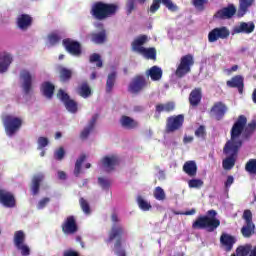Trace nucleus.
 Listing matches in <instances>:
<instances>
[{
    "label": "nucleus",
    "mask_w": 256,
    "mask_h": 256,
    "mask_svg": "<svg viewBox=\"0 0 256 256\" xmlns=\"http://www.w3.org/2000/svg\"><path fill=\"white\" fill-rule=\"evenodd\" d=\"M209 3V0H192V4L196 9H199V11L205 10V5Z\"/></svg>",
    "instance_id": "48"
},
{
    "label": "nucleus",
    "mask_w": 256,
    "mask_h": 256,
    "mask_svg": "<svg viewBox=\"0 0 256 256\" xmlns=\"http://www.w3.org/2000/svg\"><path fill=\"white\" fill-rule=\"evenodd\" d=\"M62 233L64 235H75L79 231V226L77 225V219L75 216H68L61 225Z\"/></svg>",
    "instance_id": "13"
},
{
    "label": "nucleus",
    "mask_w": 256,
    "mask_h": 256,
    "mask_svg": "<svg viewBox=\"0 0 256 256\" xmlns=\"http://www.w3.org/2000/svg\"><path fill=\"white\" fill-rule=\"evenodd\" d=\"M41 92L46 99H53V95L55 94V85L49 81L44 82L41 85Z\"/></svg>",
    "instance_id": "29"
},
{
    "label": "nucleus",
    "mask_w": 256,
    "mask_h": 256,
    "mask_svg": "<svg viewBox=\"0 0 256 256\" xmlns=\"http://www.w3.org/2000/svg\"><path fill=\"white\" fill-rule=\"evenodd\" d=\"M62 45L70 55L74 57H81L83 50L81 48V43L79 41H75L71 38H66L62 41Z\"/></svg>",
    "instance_id": "11"
},
{
    "label": "nucleus",
    "mask_w": 256,
    "mask_h": 256,
    "mask_svg": "<svg viewBox=\"0 0 256 256\" xmlns=\"http://www.w3.org/2000/svg\"><path fill=\"white\" fill-rule=\"evenodd\" d=\"M140 54L144 55L146 59H152V60L157 59V50H155V48H141Z\"/></svg>",
    "instance_id": "39"
},
{
    "label": "nucleus",
    "mask_w": 256,
    "mask_h": 256,
    "mask_svg": "<svg viewBox=\"0 0 256 256\" xmlns=\"http://www.w3.org/2000/svg\"><path fill=\"white\" fill-rule=\"evenodd\" d=\"M137 203H138V207L142 210V211H149L151 209V203L147 202L145 199H143V197L139 196L137 198Z\"/></svg>",
    "instance_id": "42"
},
{
    "label": "nucleus",
    "mask_w": 256,
    "mask_h": 256,
    "mask_svg": "<svg viewBox=\"0 0 256 256\" xmlns=\"http://www.w3.org/2000/svg\"><path fill=\"white\" fill-rule=\"evenodd\" d=\"M203 184V180L201 179H191L188 181V186L190 189H201Z\"/></svg>",
    "instance_id": "47"
},
{
    "label": "nucleus",
    "mask_w": 256,
    "mask_h": 256,
    "mask_svg": "<svg viewBox=\"0 0 256 256\" xmlns=\"http://www.w3.org/2000/svg\"><path fill=\"white\" fill-rule=\"evenodd\" d=\"M242 122L243 128L241 131V136L243 135L244 139H249L253 133H255L256 130V121L253 120L252 122L247 124V116L245 115H240L238 116L237 120L234 122L232 127H235L237 123Z\"/></svg>",
    "instance_id": "10"
},
{
    "label": "nucleus",
    "mask_w": 256,
    "mask_h": 256,
    "mask_svg": "<svg viewBox=\"0 0 256 256\" xmlns=\"http://www.w3.org/2000/svg\"><path fill=\"white\" fill-rule=\"evenodd\" d=\"M25 239H27V236L23 230L16 231L13 238L14 246L21 247V245L25 244Z\"/></svg>",
    "instance_id": "35"
},
{
    "label": "nucleus",
    "mask_w": 256,
    "mask_h": 256,
    "mask_svg": "<svg viewBox=\"0 0 256 256\" xmlns=\"http://www.w3.org/2000/svg\"><path fill=\"white\" fill-rule=\"evenodd\" d=\"M125 234V228H123L122 225H112L109 233H108V239L106 240V243H111L113 241L114 243V254L116 256H127V251L123 247V235Z\"/></svg>",
    "instance_id": "5"
},
{
    "label": "nucleus",
    "mask_w": 256,
    "mask_h": 256,
    "mask_svg": "<svg viewBox=\"0 0 256 256\" xmlns=\"http://www.w3.org/2000/svg\"><path fill=\"white\" fill-rule=\"evenodd\" d=\"M90 39L92 43H95L96 45H103L107 41V31L102 30L98 33H91Z\"/></svg>",
    "instance_id": "31"
},
{
    "label": "nucleus",
    "mask_w": 256,
    "mask_h": 256,
    "mask_svg": "<svg viewBox=\"0 0 256 256\" xmlns=\"http://www.w3.org/2000/svg\"><path fill=\"white\" fill-rule=\"evenodd\" d=\"M237 243V239L231 234L222 233L220 236V245L225 248V251H232L233 245Z\"/></svg>",
    "instance_id": "22"
},
{
    "label": "nucleus",
    "mask_w": 256,
    "mask_h": 256,
    "mask_svg": "<svg viewBox=\"0 0 256 256\" xmlns=\"http://www.w3.org/2000/svg\"><path fill=\"white\" fill-rule=\"evenodd\" d=\"M255 31V23L253 22H240L239 25H236L232 29L233 35H239L244 33L245 35H250Z\"/></svg>",
    "instance_id": "17"
},
{
    "label": "nucleus",
    "mask_w": 256,
    "mask_h": 256,
    "mask_svg": "<svg viewBox=\"0 0 256 256\" xmlns=\"http://www.w3.org/2000/svg\"><path fill=\"white\" fill-rule=\"evenodd\" d=\"M146 77H150L151 81H161L163 70L159 66H152L146 71Z\"/></svg>",
    "instance_id": "25"
},
{
    "label": "nucleus",
    "mask_w": 256,
    "mask_h": 256,
    "mask_svg": "<svg viewBox=\"0 0 256 256\" xmlns=\"http://www.w3.org/2000/svg\"><path fill=\"white\" fill-rule=\"evenodd\" d=\"M195 65V59L192 54H187L181 57L180 64L178 65L175 75L178 79H183L185 75L191 73V67Z\"/></svg>",
    "instance_id": "7"
},
{
    "label": "nucleus",
    "mask_w": 256,
    "mask_h": 256,
    "mask_svg": "<svg viewBox=\"0 0 256 256\" xmlns=\"http://www.w3.org/2000/svg\"><path fill=\"white\" fill-rule=\"evenodd\" d=\"M117 81V72H112L108 74L106 80V93H111L113 91V87H115V82Z\"/></svg>",
    "instance_id": "36"
},
{
    "label": "nucleus",
    "mask_w": 256,
    "mask_h": 256,
    "mask_svg": "<svg viewBox=\"0 0 256 256\" xmlns=\"http://www.w3.org/2000/svg\"><path fill=\"white\" fill-rule=\"evenodd\" d=\"M210 113L215 117L216 121H221L225 117V113H227V105L223 102H215L210 109Z\"/></svg>",
    "instance_id": "18"
},
{
    "label": "nucleus",
    "mask_w": 256,
    "mask_h": 256,
    "mask_svg": "<svg viewBox=\"0 0 256 256\" xmlns=\"http://www.w3.org/2000/svg\"><path fill=\"white\" fill-rule=\"evenodd\" d=\"M97 119H99V114H95L94 116H92L90 122L88 123V126L84 128L80 134L81 139H87V137L91 135V131L95 129V124L97 123Z\"/></svg>",
    "instance_id": "28"
},
{
    "label": "nucleus",
    "mask_w": 256,
    "mask_h": 256,
    "mask_svg": "<svg viewBox=\"0 0 256 256\" xmlns=\"http://www.w3.org/2000/svg\"><path fill=\"white\" fill-rule=\"evenodd\" d=\"M195 137H198V139H203V141H205V139L207 137V130L205 129V126L200 125L195 130Z\"/></svg>",
    "instance_id": "45"
},
{
    "label": "nucleus",
    "mask_w": 256,
    "mask_h": 256,
    "mask_svg": "<svg viewBox=\"0 0 256 256\" xmlns=\"http://www.w3.org/2000/svg\"><path fill=\"white\" fill-rule=\"evenodd\" d=\"M63 256H81V254L78 251L69 249V250L64 251Z\"/></svg>",
    "instance_id": "60"
},
{
    "label": "nucleus",
    "mask_w": 256,
    "mask_h": 256,
    "mask_svg": "<svg viewBox=\"0 0 256 256\" xmlns=\"http://www.w3.org/2000/svg\"><path fill=\"white\" fill-rule=\"evenodd\" d=\"M87 159V156L85 154H82L75 163V168H74V175L76 177H79L81 175V167L83 163H85V160Z\"/></svg>",
    "instance_id": "40"
},
{
    "label": "nucleus",
    "mask_w": 256,
    "mask_h": 256,
    "mask_svg": "<svg viewBox=\"0 0 256 256\" xmlns=\"http://www.w3.org/2000/svg\"><path fill=\"white\" fill-rule=\"evenodd\" d=\"M48 41L50 45H57V43L61 41V36L56 32H52L51 34L48 35Z\"/></svg>",
    "instance_id": "49"
},
{
    "label": "nucleus",
    "mask_w": 256,
    "mask_h": 256,
    "mask_svg": "<svg viewBox=\"0 0 256 256\" xmlns=\"http://www.w3.org/2000/svg\"><path fill=\"white\" fill-rule=\"evenodd\" d=\"M147 43V36L142 35L132 42V50L136 53H141V49H145L143 45Z\"/></svg>",
    "instance_id": "34"
},
{
    "label": "nucleus",
    "mask_w": 256,
    "mask_h": 256,
    "mask_svg": "<svg viewBox=\"0 0 256 256\" xmlns=\"http://www.w3.org/2000/svg\"><path fill=\"white\" fill-rule=\"evenodd\" d=\"M54 158L57 159V161H63L65 158V148L60 147L58 150L54 152Z\"/></svg>",
    "instance_id": "56"
},
{
    "label": "nucleus",
    "mask_w": 256,
    "mask_h": 256,
    "mask_svg": "<svg viewBox=\"0 0 256 256\" xmlns=\"http://www.w3.org/2000/svg\"><path fill=\"white\" fill-rule=\"evenodd\" d=\"M38 149H45L49 145V138L40 136L37 140Z\"/></svg>",
    "instance_id": "54"
},
{
    "label": "nucleus",
    "mask_w": 256,
    "mask_h": 256,
    "mask_svg": "<svg viewBox=\"0 0 256 256\" xmlns=\"http://www.w3.org/2000/svg\"><path fill=\"white\" fill-rule=\"evenodd\" d=\"M16 23L22 31H27L33 25V17L29 14H21L17 17Z\"/></svg>",
    "instance_id": "20"
},
{
    "label": "nucleus",
    "mask_w": 256,
    "mask_h": 256,
    "mask_svg": "<svg viewBox=\"0 0 256 256\" xmlns=\"http://www.w3.org/2000/svg\"><path fill=\"white\" fill-rule=\"evenodd\" d=\"M184 123H185V115L183 114L169 116L166 119L165 132L175 133L176 131H181V129H183Z\"/></svg>",
    "instance_id": "8"
},
{
    "label": "nucleus",
    "mask_w": 256,
    "mask_h": 256,
    "mask_svg": "<svg viewBox=\"0 0 256 256\" xmlns=\"http://www.w3.org/2000/svg\"><path fill=\"white\" fill-rule=\"evenodd\" d=\"M221 225V220L217 218V211L208 210L207 215L199 216L193 223L192 229H206L208 233H213Z\"/></svg>",
    "instance_id": "4"
},
{
    "label": "nucleus",
    "mask_w": 256,
    "mask_h": 256,
    "mask_svg": "<svg viewBox=\"0 0 256 256\" xmlns=\"http://www.w3.org/2000/svg\"><path fill=\"white\" fill-rule=\"evenodd\" d=\"M76 93L80 97H83V99H87L91 97L93 91L91 90V86H89V83L87 81H84L76 88Z\"/></svg>",
    "instance_id": "26"
},
{
    "label": "nucleus",
    "mask_w": 256,
    "mask_h": 256,
    "mask_svg": "<svg viewBox=\"0 0 256 256\" xmlns=\"http://www.w3.org/2000/svg\"><path fill=\"white\" fill-rule=\"evenodd\" d=\"M201 99H203L201 88H194L189 94V103L191 107H199Z\"/></svg>",
    "instance_id": "23"
},
{
    "label": "nucleus",
    "mask_w": 256,
    "mask_h": 256,
    "mask_svg": "<svg viewBox=\"0 0 256 256\" xmlns=\"http://www.w3.org/2000/svg\"><path fill=\"white\" fill-rule=\"evenodd\" d=\"M79 203L83 213H85V215H90L91 206L89 205V202L85 198H80Z\"/></svg>",
    "instance_id": "43"
},
{
    "label": "nucleus",
    "mask_w": 256,
    "mask_h": 256,
    "mask_svg": "<svg viewBox=\"0 0 256 256\" xmlns=\"http://www.w3.org/2000/svg\"><path fill=\"white\" fill-rule=\"evenodd\" d=\"M13 63V56L8 52H3L1 56V73H6Z\"/></svg>",
    "instance_id": "32"
},
{
    "label": "nucleus",
    "mask_w": 256,
    "mask_h": 256,
    "mask_svg": "<svg viewBox=\"0 0 256 256\" xmlns=\"http://www.w3.org/2000/svg\"><path fill=\"white\" fill-rule=\"evenodd\" d=\"M183 171L189 177H195L197 175V163L195 161H187L183 165Z\"/></svg>",
    "instance_id": "33"
},
{
    "label": "nucleus",
    "mask_w": 256,
    "mask_h": 256,
    "mask_svg": "<svg viewBox=\"0 0 256 256\" xmlns=\"http://www.w3.org/2000/svg\"><path fill=\"white\" fill-rule=\"evenodd\" d=\"M100 162L105 171L111 173L121 163V159L117 154H112L102 157Z\"/></svg>",
    "instance_id": "15"
},
{
    "label": "nucleus",
    "mask_w": 256,
    "mask_h": 256,
    "mask_svg": "<svg viewBox=\"0 0 256 256\" xmlns=\"http://www.w3.org/2000/svg\"><path fill=\"white\" fill-rule=\"evenodd\" d=\"M43 179H45V175L43 173L33 176L31 184L32 195H39V189L41 188Z\"/></svg>",
    "instance_id": "27"
},
{
    "label": "nucleus",
    "mask_w": 256,
    "mask_h": 256,
    "mask_svg": "<svg viewBox=\"0 0 256 256\" xmlns=\"http://www.w3.org/2000/svg\"><path fill=\"white\" fill-rule=\"evenodd\" d=\"M57 97L65 105V108L67 109V111H69V113H77L79 109L77 103L75 102V100L71 99L69 94L63 91V89H60L58 91Z\"/></svg>",
    "instance_id": "14"
},
{
    "label": "nucleus",
    "mask_w": 256,
    "mask_h": 256,
    "mask_svg": "<svg viewBox=\"0 0 256 256\" xmlns=\"http://www.w3.org/2000/svg\"><path fill=\"white\" fill-rule=\"evenodd\" d=\"M245 171L250 175H256V159H250L245 165Z\"/></svg>",
    "instance_id": "41"
},
{
    "label": "nucleus",
    "mask_w": 256,
    "mask_h": 256,
    "mask_svg": "<svg viewBox=\"0 0 256 256\" xmlns=\"http://www.w3.org/2000/svg\"><path fill=\"white\" fill-rule=\"evenodd\" d=\"M162 4L165 5L169 11H172V13H175V11L179 9L171 0H162Z\"/></svg>",
    "instance_id": "51"
},
{
    "label": "nucleus",
    "mask_w": 256,
    "mask_h": 256,
    "mask_svg": "<svg viewBox=\"0 0 256 256\" xmlns=\"http://www.w3.org/2000/svg\"><path fill=\"white\" fill-rule=\"evenodd\" d=\"M242 236L249 239L252 235H255V224H246L241 228Z\"/></svg>",
    "instance_id": "38"
},
{
    "label": "nucleus",
    "mask_w": 256,
    "mask_h": 256,
    "mask_svg": "<svg viewBox=\"0 0 256 256\" xmlns=\"http://www.w3.org/2000/svg\"><path fill=\"white\" fill-rule=\"evenodd\" d=\"M16 249H18V251H21L22 256L31 255V249L29 248V246H27V244H20V246H16Z\"/></svg>",
    "instance_id": "52"
},
{
    "label": "nucleus",
    "mask_w": 256,
    "mask_h": 256,
    "mask_svg": "<svg viewBox=\"0 0 256 256\" xmlns=\"http://www.w3.org/2000/svg\"><path fill=\"white\" fill-rule=\"evenodd\" d=\"M58 178H59L61 181H65V179H67V174H66L64 171H59V172H58Z\"/></svg>",
    "instance_id": "64"
},
{
    "label": "nucleus",
    "mask_w": 256,
    "mask_h": 256,
    "mask_svg": "<svg viewBox=\"0 0 256 256\" xmlns=\"http://www.w3.org/2000/svg\"><path fill=\"white\" fill-rule=\"evenodd\" d=\"M193 136H187L185 135L184 138H183V143L184 145H187L189 143H193Z\"/></svg>",
    "instance_id": "63"
},
{
    "label": "nucleus",
    "mask_w": 256,
    "mask_h": 256,
    "mask_svg": "<svg viewBox=\"0 0 256 256\" xmlns=\"http://www.w3.org/2000/svg\"><path fill=\"white\" fill-rule=\"evenodd\" d=\"M229 35H231V32L228 30L227 27L221 26L212 29L208 33V41L209 43H215L219 41V39H228Z\"/></svg>",
    "instance_id": "12"
},
{
    "label": "nucleus",
    "mask_w": 256,
    "mask_h": 256,
    "mask_svg": "<svg viewBox=\"0 0 256 256\" xmlns=\"http://www.w3.org/2000/svg\"><path fill=\"white\" fill-rule=\"evenodd\" d=\"M120 125L123 127V129H137L139 127V122L127 115H122L120 118Z\"/></svg>",
    "instance_id": "24"
},
{
    "label": "nucleus",
    "mask_w": 256,
    "mask_h": 256,
    "mask_svg": "<svg viewBox=\"0 0 256 256\" xmlns=\"http://www.w3.org/2000/svg\"><path fill=\"white\" fill-rule=\"evenodd\" d=\"M111 221L114 223L113 225H121V224H117L119 223V216L117 215V213H113L111 215Z\"/></svg>",
    "instance_id": "62"
},
{
    "label": "nucleus",
    "mask_w": 256,
    "mask_h": 256,
    "mask_svg": "<svg viewBox=\"0 0 256 256\" xmlns=\"http://www.w3.org/2000/svg\"><path fill=\"white\" fill-rule=\"evenodd\" d=\"M243 219L246 222V224H254L253 223V213L251 210H245L243 213Z\"/></svg>",
    "instance_id": "55"
},
{
    "label": "nucleus",
    "mask_w": 256,
    "mask_h": 256,
    "mask_svg": "<svg viewBox=\"0 0 256 256\" xmlns=\"http://www.w3.org/2000/svg\"><path fill=\"white\" fill-rule=\"evenodd\" d=\"M235 183V178H233L232 175L227 177V180L225 181L224 185L226 189H229V187H231V185Z\"/></svg>",
    "instance_id": "61"
},
{
    "label": "nucleus",
    "mask_w": 256,
    "mask_h": 256,
    "mask_svg": "<svg viewBox=\"0 0 256 256\" xmlns=\"http://www.w3.org/2000/svg\"><path fill=\"white\" fill-rule=\"evenodd\" d=\"M135 11V0H127L126 2V13L131 15Z\"/></svg>",
    "instance_id": "58"
},
{
    "label": "nucleus",
    "mask_w": 256,
    "mask_h": 256,
    "mask_svg": "<svg viewBox=\"0 0 256 256\" xmlns=\"http://www.w3.org/2000/svg\"><path fill=\"white\" fill-rule=\"evenodd\" d=\"M255 0H239L238 10L234 4H229L227 7H224L218 10L214 17L215 19H231L235 13L237 17H245L249 13V8L253 7Z\"/></svg>",
    "instance_id": "2"
},
{
    "label": "nucleus",
    "mask_w": 256,
    "mask_h": 256,
    "mask_svg": "<svg viewBox=\"0 0 256 256\" xmlns=\"http://www.w3.org/2000/svg\"><path fill=\"white\" fill-rule=\"evenodd\" d=\"M89 61L90 63H96V66L99 68L103 67V61L101 60V55L97 53H93L92 55H90Z\"/></svg>",
    "instance_id": "46"
},
{
    "label": "nucleus",
    "mask_w": 256,
    "mask_h": 256,
    "mask_svg": "<svg viewBox=\"0 0 256 256\" xmlns=\"http://www.w3.org/2000/svg\"><path fill=\"white\" fill-rule=\"evenodd\" d=\"M20 79L22 81V89L25 95H29L33 91V76L29 70L20 71Z\"/></svg>",
    "instance_id": "16"
},
{
    "label": "nucleus",
    "mask_w": 256,
    "mask_h": 256,
    "mask_svg": "<svg viewBox=\"0 0 256 256\" xmlns=\"http://www.w3.org/2000/svg\"><path fill=\"white\" fill-rule=\"evenodd\" d=\"M148 82L147 78L145 76L138 74L135 77L132 78L131 82L128 85V91L129 93H133L134 95H137L138 93H141L145 87H147Z\"/></svg>",
    "instance_id": "9"
},
{
    "label": "nucleus",
    "mask_w": 256,
    "mask_h": 256,
    "mask_svg": "<svg viewBox=\"0 0 256 256\" xmlns=\"http://www.w3.org/2000/svg\"><path fill=\"white\" fill-rule=\"evenodd\" d=\"M243 125H245L243 122H238L231 128L230 140L224 145L223 153L228 156L222 161V167L225 171H231V169L235 167L239 149L243 147V138L241 137Z\"/></svg>",
    "instance_id": "1"
},
{
    "label": "nucleus",
    "mask_w": 256,
    "mask_h": 256,
    "mask_svg": "<svg viewBox=\"0 0 256 256\" xmlns=\"http://www.w3.org/2000/svg\"><path fill=\"white\" fill-rule=\"evenodd\" d=\"M171 113V111H175V103L174 102H168L166 104H157L156 105V113Z\"/></svg>",
    "instance_id": "37"
},
{
    "label": "nucleus",
    "mask_w": 256,
    "mask_h": 256,
    "mask_svg": "<svg viewBox=\"0 0 256 256\" xmlns=\"http://www.w3.org/2000/svg\"><path fill=\"white\" fill-rule=\"evenodd\" d=\"M165 197V190H163V188L158 186L154 189V198L157 201H165Z\"/></svg>",
    "instance_id": "44"
},
{
    "label": "nucleus",
    "mask_w": 256,
    "mask_h": 256,
    "mask_svg": "<svg viewBox=\"0 0 256 256\" xmlns=\"http://www.w3.org/2000/svg\"><path fill=\"white\" fill-rule=\"evenodd\" d=\"M117 11H119L118 4L97 1L92 5L90 14L97 21H105V19H109V17L117 15Z\"/></svg>",
    "instance_id": "3"
},
{
    "label": "nucleus",
    "mask_w": 256,
    "mask_h": 256,
    "mask_svg": "<svg viewBox=\"0 0 256 256\" xmlns=\"http://www.w3.org/2000/svg\"><path fill=\"white\" fill-rule=\"evenodd\" d=\"M1 203L7 209H14V207H17L15 195L11 192H5L4 190H1Z\"/></svg>",
    "instance_id": "19"
},
{
    "label": "nucleus",
    "mask_w": 256,
    "mask_h": 256,
    "mask_svg": "<svg viewBox=\"0 0 256 256\" xmlns=\"http://www.w3.org/2000/svg\"><path fill=\"white\" fill-rule=\"evenodd\" d=\"M51 201V199L49 197H45L42 198L37 205V209L41 210V209H45V207H47V204Z\"/></svg>",
    "instance_id": "59"
},
{
    "label": "nucleus",
    "mask_w": 256,
    "mask_h": 256,
    "mask_svg": "<svg viewBox=\"0 0 256 256\" xmlns=\"http://www.w3.org/2000/svg\"><path fill=\"white\" fill-rule=\"evenodd\" d=\"M3 125L6 135L8 137H13L21 131V127H23V119L13 115H6L3 118Z\"/></svg>",
    "instance_id": "6"
},
{
    "label": "nucleus",
    "mask_w": 256,
    "mask_h": 256,
    "mask_svg": "<svg viewBox=\"0 0 256 256\" xmlns=\"http://www.w3.org/2000/svg\"><path fill=\"white\" fill-rule=\"evenodd\" d=\"M162 4L165 5L169 11H172V13H175V11L179 9L171 0H162Z\"/></svg>",
    "instance_id": "50"
},
{
    "label": "nucleus",
    "mask_w": 256,
    "mask_h": 256,
    "mask_svg": "<svg viewBox=\"0 0 256 256\" xmlns=\"http://www.w3.org/2000/svg\"><path fill=\"white\" fill-rule=\"evenodd\" d=\"M161 3H162V0H153L151 6H150V13L155 14L157 13V11H159L160 7H161Z\"/></svg>",
    "instance_id": "53"
},
{
    "label": "nucleus",
    "mask_w": 256,
    "mask_h": 256,
    "mask_svg": "<svg viewBox=\"0 0 256 256\" xmlns=\"http://www.w3.org/2000/svg\"><path fill=\"white\" fill-rule=\"evenodd\" d=\"M98 183L102 189H109V187H111V181L103 177L98 178Z\"/></svg>",
    "instance_id": "57"
},
{
    "label": "nucleus",
    "mask_w": 256,
    "mask_h": 256,
    "mask_svg": "<svg viewBox=\"0 0 256 256\" xmlns=\"http://www.w3.org/2000/svg\"><path fill=\"white\" fill-rule=\"evenodd\" d=\"M59 79L61 83H69L73 79V70L60 66L59 67Z\"/></svg>",
    "instance_id": "30"
},
{
    "label": "nucleus",
    "mask_w": 256,
    "mask_h": 256,
    "mask_svg": "<svg viewBox=\"0 0 256 256\" xmlns=\"http://www.w3.org/2000/svg\"><path fill=\"white\" fill-rule=\"evenodd\" d=\"M227 87L231 89H238L239 93H243L245 87L243 76L236 75L226 82Z\"/></svg>",
    "instance_id": "21"
}]
</instances>
